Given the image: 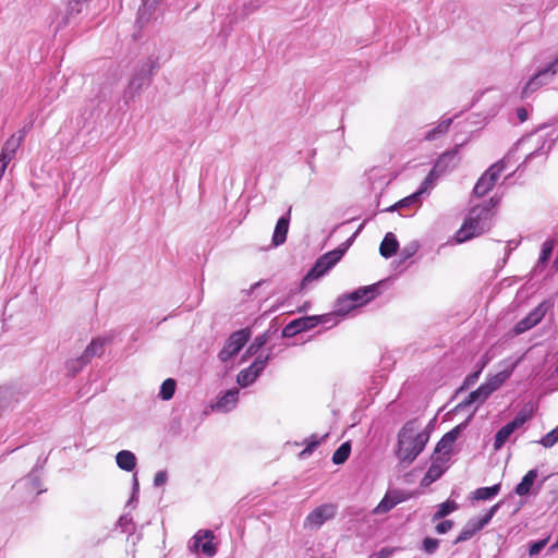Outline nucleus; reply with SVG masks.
<instances>
[{"mask_svg": "<svg viewBox=\"0 0 558 558\" xmlns=\"http://www.w3.org/2000/svg\"><path fill=\"white\" fill-rule=\"evenodd\" d=\"M553 253V243L550 241H546L542 245V251L539 255V263L546 264L548 259L550 258V255Z\"/></svg>", "mask_w": 558, "mask_h": 558, "instance_id": "obj_43", "label": "nucleus"}, {"mask_svg": "<svg viewBox=\"0 0 558 558\" xmlns=\"http://www.w3.org/2000/svg\"><path fill=\"white\" fill-rule=\"evenodd\" d=\"M258 377L259 376L256 374L255 371H252L250 367H247L245 369H242L238 374L236 383L242 388H246V387L251 386L252 384H254Z\"/></svg>", "mask_w": 558, "mask_h": 558, "instance_id": "obj_32", "label": "nucleus"}, {"mask_svg": "<svg viewBox=\"0 0 558 558\" xmlns=\"http://www.w3.org/2000/svg\"><path fill=\"white\" fill-rule=\"evenodd\" d=\"M25 485H32L33 489L37 488L39 485V481L36 476L29 475L27 478L24 480Z\"/></svg>", "mask_w": 558, "mask_h": 558, "instance_id": "obj_49", "label": "nucleus"}, {"mask_svg": "<svg viewBox=\"0 0 558 558\" xmlns=\"http://www.w3.org/2000/svg\"><path fill=\"white\" fill-rule=\"evenodd\" d=\"M327 322L326 316H305L290 322L282 329V336L284 338H291L302 331H307L319 323Z\"/></svg>", "mask_w": 558, "mask_h": 558, "instance_id": "obj_11", "label": "nucleus"}, {"mask_svg": "<svg viewBox=\"0 0 558 558\" xmlns=\"http://www.w3.org/2000/svg\"><path fill=\"white\" fill-rule=\"evenodd\" d=\"M138 490V481L136 475L133 476V494H135Z\"/></svg>", "mask_w": 558, "mask_h": 558, "instance_id": "obj_53", "label": "nucleus"}, {"mask_svg": "<svg viewBox=\"0 0 558 558\" xmlns=\"http://www.w3.org/2000/svg\"><path fill=\"white\" fill-rule=\"evenodd\" d=\"M545 448H550L558 442V427L547 433L539 441Z\"/></svg>", "mask_w": 558, "mask_h": 558, "instance_id": "obj_40", "label": "nucleus"}, {"mask_svg": "<svg viewBox=\"0 0 558 558\" xmlns=\"http://www.w3.org/2000/svg\"><path fill=\"white\" fill-rule=\"evenodd\" d=\"M432 460H433V463L426 473L432 475V477H434V480H438L442 475L445 468L438 463V461L440 460V457L432 456Z\"/></svg>", "mask_w": 558, "mask_h": 558, "instance_id": "obj_36", "label": "nucleus"}, {"mask_svg": "<svg viewBox=\"0 0 558 558\" xmlns=\"http://www.w3.org/2000/svg\"><path fill=\"white\" fill-rule=\"evenodd\" d=\"M458 147L459 146L439 156L433 169L423 181V185H428L432 189L439 177L452 171L459 165L460 157L458 155Z\"/></svg>", "mask_w": 558, "mask_h": 558, "instance_id": "obj_7", "label": "nucleus"}, {"mask_svg": "<svg viewBox=\"0 0 558 558\" xmlns=\"http://www.w3.org/2000/svg\"><path fill=\"white\" fill-rule=\"evenodd\" d=\"M478 374H480V372H476V373H475V374H473L472 376H469V377L466 378V383H468V384H471V383L475 381V380L477 379V377H478Z\"/></svg>", "mask_w": 558, "mask_h": 558, "instance_id": "obj_52", "label": "nucleus"}, {"mask_svg": "<svg viewBox=\"0 0 558 558\" xmlns=\"http://www.w3.org/2000/svg\"><path fill=\"white\" fill-rule=\"evenodd\" d=\"M517 116L521 122H524L527 120V110L525 108H518Z\"/></svg>", "mask_w": 558, "mask_h": 558, "instance_id": "obj_50", "label": "nucleus"}, {"mask_svg": "<svg viewBox=\"0 0 558 558\" xmlns=\"http://www.w3.org/2000/svg\"><path fill=\"white\" fill-rule=\"evenodd\" d=\"M239 393L240 390L238 388L227 390L215 403L211 404V409L222 413L232 411L238 404Z\"/></svg>", "mask_w": 558, "mask_h": 558, "instance_id": "obj_17", "label": "nucleus"}, {"mask_svg": "<svg viewBox=\"0 0 558 558\" xmlns=\"http://www.w3.org/2000/svg\"><path fill=\"white\" fill-rule=\"evenodd\" d=\"M151 15V5L148 4V1H144L143 5L138 9L137 12V23L141 26H144L146 23L149 22Z\"/></svg>", "mask_w": 558, "mask_h": 558, "instance_id": "obj_35", "label": "nucleus"}, {"mask_svg": "<svg viewBox=\"0 0 558 558\" xmlns=\"http://www.w3.org/2000/svg\"><path fill=\"white\" fill-rule=\"evenodd\" d=\"M343 251L335 250L319 257L312 269L303 278L301 289H306L311 282L325 276L341 259Z\"/></svg>", "mask_w": 558, "mask_h": 558, "instance_id": "obj_6", "label": "nucleus"}, {"mask_svg": "<svg viewBox=\"0 0 558 558\" xmlns=\"http://www.w3.org/2000/svg\"><path fill=\"white\" fill-rule=\"evenodd\" d=\"M451 123H452L451 118L441 119L435 128L430 129L429 131H427L425 133L424 138L426 141H435V140L439 138L441 135L447 133Z\"/></svg>", "mask_w": 558, "mask_h": 558, "instance_id": "obj_29", "label": "nucleus"}, {"mask_svg": "<svg viewBox=\"0 0 558 558\" xmlns=\"http://www.w3.org/2000/svg\"><path fill=\"white\" fill-rule=\"evenodd\" d=\"M117 465L126 472H131L136 466V457L130 450H121L116 456Z\"/></svg>", "mask_w": 558, "mask_h": 558, "instance_id": "obj_26", "label": "nucleus"}, {"mask_svg": "<svg viewBox=\"0 0 558 558\" xmlns=\"http://www.w3.org/2000/svg\"><path fill=\"white\" fill-rule=\"evenodd\" d=\"M410 498V494L402 489H389L380 502L375 507L373 512L375 514H384L389 512L397 505L408 500Z\"/></svg>", "mask_w": 558, "mask_h": 558, "instance_id": "obj_14", "label": "nucleus"}, {"mask_svg": "<svg viewBox=\"0 0 558 558\" xmlns=\"http://www.w3.org/2000/svg\"><path fill=\"white\" fill-rule=\"evenodd\" d=\"M435 481L436 480H434V477H432V475L425 473L424 477L421 481V485L422 486H428V485H430Z\"/></svg>", "mask_w": 558, "mask_h": 558, "instance_id": "obj_51", "label": "nucleus"}, {"mask_svg": "<svg viewBox=\"0 0 558 558\" xmlns=\"http://www.w3.org/2000/svg\"><path fill=\"white\" fill-rule=\"evenodd\" d=\"M458 509V504L452 500H447L438 506L437 511L433 514L432 521H438L449 515Z\"/></svg>", "mask_w": 558, "mask_h": 558, "instance_id": "obj_31", "label": "nucleus"}, {"mask_svg": "<svg viewBox=\"0 0 558 558\" xmlns=\"http://www.w3.org/2000/svg\"><path fill=\"white\" fill-rule=\"evenodd\" d=\"M430 187L428 185L422 184L421 187L415 193L411 194L410 196L404 197L403 199H401L400 202L395 204L392 207H390V210H395V209L403 208V207H410V206L417 207L421 203V196L423 194L427 193Z\"/></svg>", "mask_w": 558, "mask_h": 558, "instance_id": "obj_24", "label": "nucleus"}, {"mask_svg": "<svg viewBox=\"0 0 558 558\" xmlns=\"http://www.w3.org/2000/svg\"><path fill=\"white\" fill-rule=\"evenodd\" d=\"M13 392L10 388H0V411L7 409L11 404Z\"/></svg>", "mask_w": 558, "mask_h": 558, "instance_id": "obj_41", "label": "nucleus"}, {"mask_svg": "<svg viewBox=\"0 0 558 558\" xmlns=\"http://www.w3.org/2000/svg\"><path fill=\"white\" fill-rule=\"evenodd\" d=\"M177 388V383L173 378H167L162 381L159 390V398L168 401L173 398Z\"/></svg>", "mask_w": 558, "mask_h": 558, "instance_id": "obj_33", "label": "nucleus"}, {"mask_svg": "<svg viewBox=\"0 0 558 558\" xmlns=\"http://www.w3.org/2000/svg\"><path fill=\"white\" fill-rule=\"evenodd\" d=\"M439 546V541L437 538L426 537L423 541V549L425 553L432 555L434 554Z\"/></svg>", "mask_w": 558, "mask_h": 558, "instance_id": "obj_44", "label": "nucleus"}, {"mask_svg": "<svg viewBox=\"0 0 558 558\" xmlns=\"http://www.w3.org/2000/svg\"><path fill=\"white\" fill-rule=\"evenodd\" d=\"M429 440L427 428H421L417 421L407 422L398 433L396 456L400 463L408 466L424 450Z\"/></svg>", "mask_w": 558, "mask_h": 558, "instance_id": "obj_2", "label": "nucleus"}, {"mask_svg": "<svg viewBox=\"0 0 558 558\" xmlns=\"http://www.w3.org/2000/svg\"><path fill=\"white\" fill-rule=\"evenodd\" d=\"M420 245L416 241H413L411 243H409L408 245H405L402 251H401V254L400 256L402 257V260H407L409 258H411L418 250Z\"/></svg>", "mask_w": 558, "mask_h": 558, "instance_id": "obj_42", "label": "nucleus"}, {"mask_svg": "<svg viewBox=\"0 0 558 558\" xmlns=\"http://www.w3.org/2000/svg\"><path fill=\"white\" fill-rule=\"evenodd\" d=\"M500 489V484H495L489 487H480L472 493L471 499L476 501L490 500L499 494Z\"/></svg>", "mask_w": 558, "mask_h": 558, "instance_id": "obj_28", "label": "nucleus"}, {"mask_svg": "<svg viewBox=\"0 0 558 558\" xmlns=\"http://www.w3.org/2000/svg\"><path fill=\"white\" fill-rule=\"evenodd\" d=\"M546 543H547L546 539H542V541H538V542H535V543L531 544L530 549H529V554L531 556L539 554L541 550L545 547Z\"/></svg>", "mask_w": 558, "mask_h": 558, "instance_id": "obj_48", "label": "nucleus"}, {"mask_svg": "<svg viewBox=\"0 0 558 558\" xmlns=\"http://www.w3.org/2000/svg\"><path fill=\"white\" fill-rule=\"evenodd\" d=\"M270 359V354H267L265 356H257L255 361L248 366L252 371H255L256 374L259 376L263 371L265 369L268 361Z\"/></svg>", "mask_w": 558, "mask_h": 558, "instance_id": "obj_38", "label": "nucleus"}, {"mask_svg": "<svg viewBox=\"0 0 558 558\" xmlns=\"http://www.w3.org/2000/svg\"><path fill=\"white\" fill-rule=\"evenodd\" d=\"M398 247L399 243L396 235L392 232H388L380 243L379 253L383 257L389 258L397 253Z\"/></svg>", "mask_w": 558, "mask_h": 558, "instance_id": "obj_25", "label": "nucleus"}, {"mask_svg": "<svg viewBox=\"0 0 558 558\" xmlns=\"http://www.w3.org/2000/svg\"><path fill=\"white\" fill-rule=\"evenodd\" d=\"M214 534L211 531H198L190 541V549L194 553L202 551L207 557L216 554V547L213 544Z\"/></svg>", "mask_w": 558, "mask_h": 558, "instance_id": "obj_13", "label": "nucleus"}, {"mask_svg": "<svg viewBox=\"0 0 558 558\" xmlns=\"http://www.w3.org/2000/svg\"><path fill=\"white\" fill-rule=\"evenodd\" d=\"M553 146V142H548L538 135H529L521 138L515 146L502 158L501 160L492 165L477 180L474 186V194L476 196H484L495 185L500 173L507 168V165L514 157L515 153H524L525 159L523 163L529 162L535 157L547 155Z\"/></svg>", "mask_w": 558, "mask_h": 558, "instance_id": "obj_1", "label": "nucleus"}, {"mask_svg": "<svg viewBox=\"0 0 558 558\" xmlns=\"http://www.w3.org/2000/svg\"><path fill=\"white\" fill-rule=\"evenodd\" d=\"M263 2L260 1H255V2H250L248 5H244L243 8V12H241L239 14V17L240 19H244L245 16H247L248 14L253 13L254 11H256L258 8H260Z\"/></svg>", "mask_w": 558, "mask_h": 558, "instance_id": "obj_45", "label": "nucleus"}, {"mask_svg": "<svg viewBox=\"0 0 558 558\" xmlns=\"http://www.w3.org/2000/svg\"><path fill=\"white\" fill-rule=\"evenodd\" d=\"M500 506L501 502H497L496 505L490 507L483 515L470 519L462 527L461 532L459 533L458 537L454 541V544L471 539L478 531H481L490 522V520L496 514Z\"/></svg>", "mask_w": 558, "mask_h": 558, "instance_id": "obj_8", "label": "nucleus"}, {"mask_svg": "<svg viewBox=\"0 0 558 558\" xmlns=\"http://www.w3.org/2000/svg\"><path fill=\"white\" fill-rule=\"evenodd\" d=\"M356 307V303L353 302L350 294H344L337 299L335 304V313L344 316Z\"/></svg>", "mask_w": 558, "mask_h": 558, "instance_id": "obj_30", "label": "nucleus"}, {"mask_svg": "<svg viewBox=\"0 0 558 558\" xmlns=\"http://www.w3.org/2000/svg\"><path fill=\"white\" fill-rule=\"evenodd\" d=\"M251 336L250 330L241 329L233 332L226 341L223 348L219 352V359L222 362L229 361L231 357L236 355L240 350L245 345Z\"/></svg>", "mask_w": 558, "mask_h": 558, "instance_id": "obj_9", "label": "nucleus"}, {"mask_svg": "<svg viewBox=\"0 0 558 558\" xmlns=\"http://www.w3.org/2000/svg\"><path fill=\"white\" fill-rule=\"evenodd\" d=\"M322 438H318L316 435H312L310 439L306 441V447L301 451L300 456L305 458L310 456L314 449L320 444Z\"/></svg>", "mask_w": 558, "mask_h": 558, "instance_id": "obj_39", "label": "nucleus"}, {"mask_svg": "<svg viewBox=\"0 0 558 558\" xmlns=\"http://www.w3.org/2000/svg\"><path fill=\"white\" fill-rule=\"evenodd\" d=\"M336 507L332 504H324L316 507L308 513L304 521V527L311 530L319 529L325 522L333 519Z\"/></svg>", "mask_w": 558, "mask_h": 558, "instance_id": "obj_10", "label": "nucleus"}, {"mask_svg": "<svg viewBox=\"0 0 558 558\" xmlns=\"http://www.w3.org/2000/svg\"><path fill=\"white\" fill-rule=\"evenodd\" d=\"M468 422H469V420L457 425L450 432L446 433L441 437V439L437 442L433 456H435V457H438V454L449 456L452 451L453 445L457 441L458 437L466 427Z\"/></svg>", "mask_w": 558, "mask_h": 558, "instance_id": "obj_15", "label": "nucleus"}, {"mask_svg": "<svg viewBox=\"0 0 558 558\" xmlns=\"http://www.w3.org/2000/svg\"><path fill=\"white\" fill-rule=\"evenodd\" d=\"M106 343V339L96 338L93 339L92 342L87 345L84 353L81 355L78 361L82 365L87 364L94 356H99L104 352V347Z\"/></svg>", "mask_w": 558, "mask_h": 558, "instance_id": "obj_21", "label": "nucleus"}, {"mask_svg": "<svg viewBox=\"0 0 558 558\" xmlns=\"http://www.w3.org/2000/svg\"><path fill=\"white\" fill-rule=\"evenodd\" d=\"M545 313H546V308H545L544 304H539L534 310H532L524 318H522L521 320H519L515 324V326L513 328V332L515 335H521V333L530 330L531 328L536 326L543 319V317L545 316Z\"/></svg>", "mask_w": 558, "mask_h": 558, "instance_id": "obj_16", "label": "nucleus"}, {"mask_svg": "<svg viewBox=\"0 0 558 558\" xmlns=\"http://www.w3.org/2000/svg\"><path fill=\"white\" fill-rule=\"evenodd\" d=\"M25 135H26L25 129H22L17 133L11 135V137L8 138L7 142L4 143L0 155L12 160L15 156L16 150L23 143Z\"/></svg>", "mask_w": 558, "mask_h": 558, "instance_id": "obj_19", "label": "nucleus"}, {"mask_svg": "<svg viewBox=\"0 0 558 558\" xmlns=\"http://www.w3.org/2000/svg\"><path fill=\"white\" fill-rule=\"evenodd\" d=\"M519 361L520 360L512 362L507 368L498 372L497 374L490 376L487 379L485 384L490 389L492 392L500 388L504 385V383L511 376Z\"/></svg>", "mask_w": 558, "mask_h": 558, "instance_id": "obj_20", "label": "nucleus"}, {"mask_svg": "<svg viewBox=\"0 0 558 558\" xmlns=\"http://www.w3.org/2000/svg\"><path fill=\"white\" fill-rule=\"evenodd\" d=\"M351 452V446L349 442H343L332 454V462L335 464L344 463Z\"/></svg>", "mask_w": 558, "mask_h": 558, "instance_id": "obj_34", "label": "nucleus"}, {"mask_svg": "<svg viewBox=\"0 0 558 558\" xmlns=\"http://www.w3.org/2000/svg\"><path fill=\"white\" fill-rule=\"evenodd\" d=\"M538 475L536 469L530 470L521 480V482L517 485L514 492L519 496H526L530 494L531 488Z\"/></svg>", "mask_w": 558, "mask_h": 558, "instance_id": "obj_27", "label": "nucleus"}, {"mask_svg": "<svg viewBox=\"0 0 558 558\" xmlns=\"http://www.w3.org/2000/svg\"><path fill=\"white\" fill-rule=\"evenodd\" d=\"M452 527H453V521H451V520H444V521L439 522V523L435 526V531H436V533H438V534H446V533H447V532H449Z\"/></svg>", "mask_w": 558, "mask_h": 558, "instance_id": "obj_46", "label": "nucleus"}, {"mask_svg": "<svg viewBox=\"0 0 558 558\" xmlns=\"http://www.w3.org/2000/svg\"><path fill=\"white\" fill-rule=\"evenodd\" d=\"M356 233H354L348 241H347V246L351 245V243L354 241V238H355Z\"/></svg>", "mask_w": 558, "mask_h": 558, "instance_id": "obj_54", "label": "nucleus"}, {"mask_svg": "<svg viewBox=\"0 0 558 558\" xmlns=\"http://www.w3.org/2000/svg\"><path fill=\"white\" fill-rule=\"evenodd\" d=\"M530 414L525 411H520L517 416L505 426H502L497 434L495 435L494 440V449L499 450L507 442L511 434L524 425V423L530 418Z\"/></svg>", "mask_w": 558, "mask_h": 558, "instance_id": "obj_12", "label": "nucleus"}, {"mask_svg": "<svg viewBox=\"0 0 558 558\" xmlns=\"http://www.w3.org/2000/svg\"><path fill=\"white\" fill-rule=\"evenodd\" d=\"M167 480H168L167 472L166 471H158L155 474V477H154V485L156 487H160V486L166 484Z\"/></svg>", "mask_w": 558, "mask_h": 558, "instance_id": "obj_47", "label": "nucleus"}, {"mask_svg": "<svg viewBox=\"0 0 558 558\" xmlns=\"http://www.w3.org/2000/svg\"><path fill=\"white\" fill-rule=\"evenodd\" d=\"M291 211L292 207L290 206L287 213L278 219L272 234L274 246L282 245L287 241V234L289 231V225L291 219Z\"/></svg>", "mask_w": 558, "mask_h": 558, "instance_id": "obj_18", "label": "nucleus"}, {"mask_svg": "<svg viewBox=\"0 0 558 558\" xmlns=\"http://www.w3.org/2000/svg\"><path fill=\"white\" fill-rule=\"evenodd\" d=\"M541 61V56L535 57L533 60V65L535 66V73L532 77L525 83L522 88L521 97L527 98L533 93L538 90L541 87L549 84L554 76L558 73V56L550 60L545 65H537Z\"/></svg>", "mask_w": 558, "mask_h": 558, "instance_id": "obj_5", "label": "nucleus"}, {"mask_svg": "<svg viewBox=\"0 0 558 558\" xmlns=\"http://www.w3.org/2000/svg\"><path fill=\"white\" fill-rule=\"evenodd\" d=\"M498 204V199L490 198L489 202L473 207L462 227L456 233L458 243H463L474 236H478L487 232L494 218V207Z\"/></svg>", "mask_w": 558, "mask_h": 558, "instance_id": "obj_3", "label": "nucleus"}, {"mask_svg": "<svg viewBox=\"0 0 558 558\" xmlns=\"http://www.w3.org/2000/svg\"><path fill=\"white\" fill-rule=\"evenodd\" d=\"M156 68V61L150 58L138 62L134 66L130 82L124 90V99L126 104L140 95L144 87L149 85L151 75Z\"/></svg>", "mask_w": 558, "mask_h": 558, "instance_id": "obj_4", "label": "nucleus"}, {"mask_svg": "<svg viewBox=\"0 0 558 558\" xmlns=\"http://www.w3.org/2000/svg\"><path fill=\"white\" fill-rule=\"evenodd\" d=\"M492 393L490 389L484 383L476 390L472 391L468 398L458 405V408H465L473 403L482 404Z\"/></svg>", "mask_w": 558, "mask_h": 558, "instance_id": "obj_22", "label": "nucleus"}, {"mask_svg": "<svg viewBox=\"0 0 558 558\" xmlns=\"http://www.w3.org/2000/svg\"><path fill=\"white\" fill-rule=\"evenodd\" d=\"M267 342V336L260 335L254 339V341L247 348L246 353L248 355H255Z\"/></svg>", "mask_w": 558, "mask_h": 558, "instance_id": "obj_37", "label": "nucleus"}, {"mask_svg": "<svg viewBox=\"0 0 558 558\" xmlns=\"http://www.w3.org/2000/svg\"><path fill=\"white\" fill-rule=\"evenodd\" d=\"M376 292L377 287L373 284L367 287H361L349 294L352 298L353 302L356 303V306L360 307L372 301L375 298Z\"/></svg>", "mask_w": 558, "mask_h": 558, "instance_id": "obj_23", "label": "nucleus"}]
</instances>
